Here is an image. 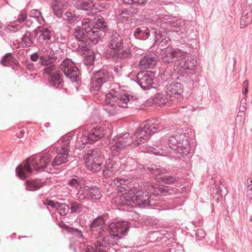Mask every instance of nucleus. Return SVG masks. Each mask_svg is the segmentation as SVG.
Segmentation results:
<instances>
[{
    "label": "nucleus",
    "instance_id": "obj_14",
    "mask_svg": "<svg viewBox=\"0 0 252 252\" xmlns=\"http://www.w3.org/2000/svg\"><path fill=\"white\" fill-rule=\"evenodd\" d=\"M154 75L151 71H140L137 76V83L143 89L147 90L152 88L154 83Z\"/></svg>",
    "mask_w": 252,
    "mask_h": 252
},
{
    "label": "nucleus",
    "instance_id": "obj_45",
    "mask_svg": "<svg viewBox=\"0 0 252 252\" xmlns=\"http://www.w3.org/2000/svg\"><path fill=\"white\" fill-rule=\"evenodd\" d=\"M169 98V95L167 96V94L159 93L156 95L155 102L159 104H164L167 102Z\"/></svg>",
    "mask_w": 252,
    "mask_h": 252
},
{
    "label": "nucleus",
    "instance_id": "obj_47",
    "mask_svg": "<svg viewBox=\"0 0 252 252\" xmlns=\"http://www.w3.org/2000/svg\"><path fill=\"white\" fill-rule=\"evenodd\" d=\"M90 194V198H94L97 199L100 198L101 196L99 189L97 188L95 186H92Z\"/></svg>",
    "mask_w": 252,
    "mask_h": 252
},
{
    "label": "nucleus",
    "instance_id": "obj_42",
    "mask_svg": "<svg viewBox=\"0 0 252 252\" xmlns=\"http://www.w3.org/2000/svg\"><path fill=\"white\" fill-rule=\"evenodd\" d=\"M159 182H162L165 184H171L178 181V178L175 176H163L157 178Z\"/></svg>",
    "mask_w": 252,
    "mask_h": 252
},
{
    "label": "nucleus",
    "instance_id": "obj_40",
    "mask_svg": "<svg viewBox=\"0 0 252 252\" xmlns=\"http://www.w3.org/2000/svg\"><path fill=\"white\" fill-rule=\"evenodd\" d=\"M134 35L137 39L145 40L149 36L150 32L149 30L144 31L139 28H137L134 31Z\"/></svg>",
    "mask_w": 252,
    "mask_h": 252
},
{
    "label": "nucleus",
    "instance_id": "obj_6",
    "mask_svg": "<svg viewBox=\"0 0 252 252\" xmlns=\"http://www.w3.org/2000/svg\"><path fill=\"white\" fill-rule=\"evenodd\" d=\"M51 157L49 154L32 158L31 161L27 159L24 165H19L16 168V173L21 179H25L32 174L31 166L37 171L43 170L51 161Z\"/></svg>",
    "mask_w": 252,
    "mask_h": 252
},
{
    "label": "nucleus",
    "instance_id": "obj_39",
    "mask_svg": "<svg viewBox=\"0 0 252 252\" xmlns=\"http://www.w3.org/2000/svg\"><path fill=\"white\" fill-rule=\"evenodd\" d=\"M66 18L65 20L67 21L68 24H74L79 17V15L76 14L75 11L71 10L67 11L64 14Z\"/></svg>",
    "mask_w": 252,
    "mask_h": 252
},
{
    "label": "nucleus",
    "instance_id": "obj_35",
    "mask_svg": "<svg viewBox=\"0 0 252 252\" xmlns=\"http://www.w3.org/2000/svg\"><path fill=\"white\" fill-rule=\"evenodd\" d=\"M43 182L40 180H29L26 182V189L33 191L39 189L43 186Z\"/></svg>",
    "mask_w": 252,
    "mask_h": 252
},
{
    "label": "nucleus",
    "instance_id": "obj_44",
    "mask_svg": "<svg viewBox=\"0 0 252 252\" xmlns=\"http://www.w3.org/2000/svg\"><path fill=\"white\" fill-rule=\"evenodd\" d=\"M70 209L71 213L79 214L82 212L83 209V206L78 202L73 201L70 204Z\"/></svg>",
    "mask_w": 252,
    "mask_h": 252
},
{
    "label": "nucleus",
    "instance_id": "obj_27",
    "mask_svg": "<svg viewBox=\"0 0 252 252\" xmlns=\"http://www.w3.org/2000/svg\"><path fill=\"white\" fill-rule=\"evenodd\" d=\"M0 63L3 66H11L12 69H15L18 62L10 53H7L1 60Z\"/></svg>",
    "mask_w": 252,
    "mask_h": 252
},
{
    "label": "nucleus",
    "instance_id": "obj_51",
    "mask_svg": "<svg viewBox=\"0 0 252 252\" xmlns=\"http://www.w3.org/2000/svg\"><path fill=\"white\" fill-rule=\"evenodd\" d=\"M132 165H133V167H136V166H137V164L136 162L134 159H130L129 160H128L127 161V162H126V169L129 170L130 171L134 170V168H130V166Z\"/></svg>",
    "mask_w": 252,
    "mask_h": 252
},
{
    "label": "nucleus",
    "instance_id": "obj_25",
    "mask_svg": "<svg viewBox=\"0 0 252 252\" xmlns=\"http://www.w3.org/2000/svg\"><path fill=\"white\" fill-rule=\"evenodd\" d=\"M123 39L119 33L115 32L110 37L109 41V47L110 49L115 50L123 47Z\"/></svg>",
    "mask_w": 252,
    "mask_h": 252
},
{
    "label": "nucleus",
    "instance_id": "obj_59",
    "mask_svg": "<svg viewBox=\"0 0 252 252\" xmlns=\"http://www.w3.org/2000/svg\"><path fill=\"white\" fill-rule=\"evenodd\" d=\"M162 78L163 80L167 81L171 78V73H169L168 70L166 69V70L162 74Z\"/></svg>",
    "mask_w": 252,
    "mask_h": 252
},
{
    "label": "nucleus",
    "instance_id": "obj_28",
    "mask_svg": "<svg viewBox=\"0 0 252 252\" xmlns=\"http://www.w3.org/2000/svg\"><path fill=\"white\" fill-rule=\"evenodd\" d=\"M162 32L161 31H158L157 30L153 32L155 36V43L157 45H160L161 46L163 47L168 44L171 40L169 37L164 36L162 35Z\"/></svg>",
    "mask_w": 252,
    "mask_h": 252
},
{
    "label": "nucleus",
    "instance_id": "obj_17",
    "mask_svg": "<svg viewBox=\"0 0 252 252\" xmlns=\"http://www.w3.org/2000/svg\"><path fill=\"white\" fill-rule=\"evenodd\" d=\"M186 55V54L183 57L180 58L179 60H177L176 64L179 65L180 70L182 69L187 73H191L196 68L197 61L194 59H187L185 58Z\"/></svg>",
    "mask_w": 252,
    "mask_h": 252
},
{
    "label": "nucleus",
    "instance_id": "obj_38",
    "mask_svg": "<svg viewBox=\"0 0 252 252\" xmlns=\"http://www.w3.org/2000/svg\"><path fill=\"white\" fill-rule=\"evenodd\" d=\"M68 156L64 155H57L51 162V165L53 167H55L66 163L68 161Z\"/></svg>",
    "mask_w": 252,
    "mask_h": 252
},
{
    "label": "nucleus",
    "instance_id": "obj_49",
    "mask_svg": "<svg viewBox=\"0 0 252 252\" xmlns=\"http://www.w3.org/2000/svg\"><path fill=\"white\" fill-rule=\"evenodd\" d=\"M30 16L35 18L40 23L43 20L41 12L37 9H33L31 11Z\"/></svg>",
    "mask_w": 252,
    "mask_h": 252
},
{
    "label": "nucleus",
    "instance_id": "obj_7",
    "mask_svg": "<svg viewBox=\"0 0 252 252\" xmlns=\"http://www.w3.org/2000/svg\"><path fill=\"white\" fill-rule=\"evenodd\" d=\"M84 159L87 168L93 172H96L101 169L104 156L103 151L97 148L85 153Z\"/></svg>",
    "mask_w": 252,
    "mask_h": 252
},
{
    "label": "nucleus",
    "instance_id": "obj_9",
    "mask_svg": "<svg viewBox=\"0 0 252 252\" xmlns=\"http://www.w3.org/2000/svg\"><path fill=\"white\" fill-rule=\"evenodd\" d=\"M163 128V126L161 124L153 123L152 121L147 122L142 128L136 131L134 145L138 146L144 143L152 134L162 130Z\"/></svg>",
    "mask_w": 252,
    "mask_h": 252
},
{
    "label": "nucleus",
    "instance_id": "obj_34",
    "mask_svg": "<svg viewBox=\"0 0 252 252\" xmlns=\"http://www.w3.org/2000/svg\"><path fill=\"white\" fill-rule=\"evenodd\" d=\"M39 34H40V36H42V39L44 40H50L52 35L49 30L43 27H38L34 30V36H37Z\"/></svg>",
    "mask_w": 252,
    "mask_h": 252
},
{
    "label": "nucleus",
    "instance_id": "obj_56",
    "mask_svg": "<svg viewBox=\"0 0 252 252\" xmlns=\"http://www.w3.org/2000/svg\"><path fill=\"white\" fill-rule=\"evenodd\" d=\"M249 82L248 80L244 81L243 84V91L242 93L244 95H246L248 92Z\"/></svg>",
    "mask_w": 252,
    "mask_h": 252
},
{
    "label": "nucleus",
    "instance_id": "obj_1",
    "mask_svg": "<svg viewBox=\"0 0 252 252\" xmlns=\"http://www.w3.org/2000/svg\"><path fill=\"white\" fill-rule=\"evenodd\" d=\"M113 184L117 188L123 189L125 192L122 195L118 194L116 197V201L120 205L138 206L146 207L148 206H156V195H166L169 192L168 186H159L152 183H145L141 186L136 182H129L128 180L122 178H116L113 180Z\"/></svg>",
    "mask_w": 252,
    "mask_h": 252
},
{
    "label": "nucleus",
    "instance_id": "obj_20",
    "mask_svg": "<svg viewBox=\"0 0 252 252\" xmlns=\"http://www.w3.org/2000/svg\"><path fill=\"white\" fill-rule=\"evenodd\" d=\"M68 5L66 0H54L52 8L54 15L58 18L62 17L64 10L67 8Z\"/></svg>",
    "mask_w": 252,
    "mask_h": 252
},
{
    "label": "nucleus",
    "instance_id": "obj_23",
    "mask_svg": "<svg viewBox=\"0 0 252 252\" xmlns=\"http://www.w3.org/2000/svg\"><path fill=\"white\" fill-rule=\"evenodd\" d=\"M75 6L79 9L85 11H91L95 6L94 0H75Z\"/></svg>",
    "mask_w": 252,
    "mask_h": 252
},
{
    "label": "nucleus",
    "instance_id": "obj_55",
    "mask_svg": "<svg viewBox=\"0 0 252 252\" xmlns=\"http://www.w3.org/2000/svg\"><path fill=\"white\" fill-rule=\"evenodd\" d=\"M113 171L110 169H106L104 167L103 174L105 178H109L113 174Z\"/></svg>",
    "mask_w": 252,
    "mask_h": 252
},
{
    "label": "nucleus",
    "instance_id": "obj_3",
    "mask_svg": "<svg viewBox=\"0 0 252 252\" xmlns=\"http://www.w3.org/2000/svg\"><path fill=\"white\" fill-rule=\"evenodd\" d=\"M167 144L168 147L156 145V148H150L149 151L157 155H165L166 153L171 152L169 150L170 149L174 153L179 154L178 157L179 158L187 156L190 150L189 141L186 136L179 132L169 138Z\"/></svg>",
    "mask_w": 252,
    "mask_h": 252
},
{
    "label": "nucleus",
    "instance_id": "obj_11",
    "mask_svg": "<svg viewBox=\"0 0 252 252\" xmlns=\"http://www.w3.org/2000/svg\"><path fill=\"white\" fill-rule=\"evenodd\" d=\"M110 77L109 73L105 69L94 72L91 81V92L99 91L102 85L109 81Z\"/></svg>",
    "mask_w": 252,
    "mask_h": 252
},
{
    "label": "nucleus",
    "instance_id": "obj_64",
    "mask_svg": "<svg viewBox=\"0 0 252 252\" xmlns=\"http://www.w3.org/2000/svg\"><path fill=\"white\" fill-rule=\"evenodd\" d=\"M87 14L89 15H92V16L94 15V13L93 12H92L87 13Z\"/></svg>",
    "mask_w": 252,
    "mask_h": 252
},
{
    "label": "nucleus",
    "instance_id": "obj_8",
    "mask_svg": "<svg viewBox=\"0 0 252 252\" xmlns=\"http://www.w3.org/2000/svg\"><path fill=\"white\" fill-rule=\"evenodd\" d=\"M104 220L101 217H98L92 223L91 231L92 232L91 237L96 239L94 242V248L91 246L87 247L86 252H95V245H100L102 242V238L105 234H107V227L103 226Z\"/></svg>",
    "mask_w": 252,
    "mask_h": 252
},
{
    "label": "nucleus",
    "instance_id": "obj_58",
    "mask_svg": "<svg viewBox=\"0 0 252 252\" xmlns=\"http://www.w3.org/2000/svg\"><path fill=\"white\" fill-rule=\"evenodd\" d=\"M27 18V13L25 11H22L19 15L17 21L19 23H22L25 21Z\"/></svg>",
    "mask_w": 252,
    "mask_h": 252
},
{
    "label": "nucleus",
    "instance_id": "obj_46",
    "mask_svg": "<svg viewBox=\"0 0 252 252\" xmlns=\"http://www.w3.org/2000/svg\"><path fill=\"white\" fill-rule=\"evenodd\" d=\"M69 207L64 203H59L56 209L61 216H65L68 212Z\"/></svg>",
    "mask_w": 252,
    "mask_h": 252
},
{
    "label": "nucleus",
    "instance_id": "obj_26",
    "mask_svg": "<svg viewBox=\"0 0 252 252\" xmlns=\"http://www.w3.org/2000/svg\"><path fill=\"white\" fill-rule=\"evenodd\" d=\"M70 138L69 137L64 138L63 139V143L62 145L55 146L53 152L57 153V155H66L69 157V145Z\"/></svg>",
    "mask_w": 252,
    "mask_h": 252
},
{
    "label": "nucleus",
    "instance_id": "obj_53",
    "mask_svg": "<svg viewBox=\"0 0 252 252\" xmlns=\"http://www.w3.org/2000/svg\"><path fill=\"white\" fill-rule=\"evenodd\" d=\"M94 56H92V55H90V56L86 57L84 59V63L86 65L93 64L94 63Z\"/></svg>",
    "mask_w": 252,
    "mask_h": 252
},
{
    "label": "nucleus",
    "instance_id": "obj_12",
    "mask_svg": "<svg viewBox=\"0 0 252 252\" xmlns=\"http://www.w3.org/2000/svg\"><path fill=\"white\" fill-rule=\"evenodd\" d=\"M186 53L182 50L168 46L162 49L160 52L162 61L165 63H173L174 61L179 60L180 58L183 57ZM176 63V62H175Z\"/></svg>",
    "mask_w": 252,
    "mask_h": 252
},
{
    "label": "nucleus",
    "instance_id": "obj_19",
    "mask_svg": "<svg viewBox=\"0 0 252 252\" xmlns=\"http://www.w3.org/2000/svg\"><path fill=\"white\" fill-rule=\"evenodd\" d=\"M167 96L169 95V98L177 97L180 99L181 94L183 92V87L181 83L178 82H171L166 85Z\"/></svg>",
    "mask_w": 252,
    "mask_h": 252
},
{
    "label": "nucleus",
    "instance_id": "obj_48",
    "mask_svg": "<svg viewBox=\"0 0 252 252\" xmlns=\"http://www.w3.org/2000/svg\"><path fill=\"white\" fill-rule=\"evenodd\" d=\"M174 18H171V28H172V30H171L170 32H178L180 30V27L182 24L181 22L174 20Z\"/></svg>",
    "mask_w": 252,
    "mask_h": 252
},
{
    "label": "nucleus",
    "instance_id": "obj_43",
    "mask_svg": "<svg viewBox=\"0 0 252 252\" xmlns=\"http://www.w3.org/2000/svg\"><path fill=\"white\" fill-rule=\"evenodd\" d=\"M68 231L72 233L74 236L78 238V240L80 241L81 243L85 242L83 235L81 230L77 228L70 227L68 229Z\"/></svg>",
    "mask_w": 252,
    "mask_h": 252
},
{
    "label": "nucleus",
    "instance_id": "obj_52",
    "mask_svg": "<svg viewBox=\"0 0 252 252\" xmlns=\"http://www.w3.org/2000/svg\"><path fill=\"white\" fill-rule=\"evenodd\" d=\"M44 203L46 205L52 207L53 208H56V209L57 206H58V205L59 204V203L55 202H54V201H53L52 200L46 199L44 201Z\"/></svg>",
    "mask_w": 252,
    "mask_h": 252
},
{
    "label": "nucleus",
    "instance_id": "obj_57",
    "mask_svg": "<svg viewBox=\"0 0 252 252\" xmlns=\"http://www.w3.org/2000/svg\"><path fill=\"white\" fill-rule=\"evenodd\" d=\"M18 27H19L18 24H14L13 25H8L6 27V29L11 32H15L18 30Z\"/></svg>",
    "mask_w": 252,
    "mask_h": 252
},
{
    "label": "nucleus",
    "instance_id": "obj_33",
    "mask_svg": "<svg viewBox=\"0 0 252 252\" xmlns=\"http://www.w3.org/2000/svg\"><path fill=\"white\" fill-rule=\"evenodd\" d=\"M143 168L144 171H147V170L156 176L163 174L166 173V171L164 168L161 167L160 166L155 164L147 165L146 167H143Z\"/></svg>",
    "mask_w": 252,
    "mask_h": 252
},
{
    "label": "nucleus",
    "instance_id": "obj_22",
    "mask_svg": "<svg viewBox=\"0 0 252 252\" xmlns=\"http://www.w3.org/2000/svg\"><path fill=\"white\" fill-rule=\"evenodd\" d=\"M82 27L86 32V36L92 41V43L96 44L98 43V40L94 36H90L88 34L89 30H92L94 28V24L92 18H84L82 21Z\"/></svg>",
    "mask_w": 252,
    "mask_h": 252
},
{
    "label": "nucleus",
    "instance_id": "obj_32",
    "mask_svg": "<svg viewBox=\"0 0 252 252\" xmlns=\"http://www.w3.org/2000/svg\"><path fill=\"white\" fill-rule=\"evenodd\" d=\"M252 21V11L250 9L245 10L242 16L240 25L241 28H243L250 25Z\"/></svg>",
    "mask_w": 252,
    "mask_h": 252
},
{
    "label": "nucleus",
    "instance_id": "obj_18",
    "mask_svg": "<svg viewBox=\"0 0 252 252\" xmlns=\"http://www.w3.org/2000/svg\"><path fill=\"white\" fill-rule=\"evenodd\" d=\"M73 34L75 38L77 41L80 42L81 44H83L85 41V37L86 36V34L85 35L83 31L79 26H78L75 28ZM71 46H72L74 50H76L78 52L85 51L87 49L85 46L79 44L78 43H73Z\"/></svg>",
    "mask_w": 252,
    "mask_h": 252
},
{
    "label": "nucleus",
    "instance_id": "obj_63",
    "mask_svg": "<svg viewBox=\"0 0 252 252\" xmlns=\"http://www.w3.org/2000/svg\"><path fill=\"white\" fill-rule=\"evenodd\" d=\"M130 5L135 4V0H130Z\"/></svg>",
    "mask_w": 252,
    "mask_h": 252
},
{
    "label": "nucleus",
    "instance_id": "obj_16",
    "mask_svg": "<svg viewBox=\"0 0 252 252\" xmlns=\"http://www.w3.org/2000/svg\"><path fill=\"white\" fill-rule=\"evenodd\" d=\"M127 142L124 140V137L120 135H117L109 142L110 149L113 156H117L127 144Z\"/></svg>",
    "mask_w": 252,
    "mask_h": 252
},
{
    "label": "nucleus",
    "instance_id": "obj_13",
    "mask_svg": "<svg viewBox=\"0 0 252 252\" xmlns=\"http://www.w3.org/2000/svg\"><path fill=\"white\" fill-rule=\"evenodd\" d=\"M105 134L103 127L93 128L88 133L83 135L81 138L83 144L93 143L101 139Z\"/></svg>",
    "mask_w": 252,
    "mask_h": 252
},
{
    "label": "nucleus",
    "instance_id": "obj_60",
    "mask_svg": "<svg viewBox=\"0 0 252 252\" xmlns=\"http://www.w3.org/2000/svg\"><path fill=\"white\" fill-rule=\"evenodd\" d=\"M147 0H135V4L141 5L145 4Z\"/></svg>",
    "mask_w": 252,
    "mask_h": 252
},
{
    "label": "nucleus",
    "instance_id": "obj_10",
    "mask_svg": "<svg viewBox=\"0 0 252 252\" xmlns=\"http://www.w3.org/2000/svg\"><path fill=\"white\" fill-rule=\"evenodd\" d=\"M60 68L65 76L72 82H77L79 80L80 72L75 63L70 59L64 60L60 64Z\"/></svg>",
    "mask_w": 252,
    "mask_h": 252
},
{
    "label": "nucleus",
    "instance_id": "obj_24",
    "mask_svg": "<svg viewBox=\"0 0 252 252\" xmlns=\"http://www.w3.org/2000/svg\"><path fill=\"white\" fill-rule=\"evenodd\" d=\"M112 54V58L117 61L128 59L131 56L129 49H124L122 47L114 50Z\"/></svg>",
    "mask_w": 252,
    "mask_h": 252
},
{
    "label": "nucleus",
    "instance_id": "obj_2",
    "mask_svg": "<svg viewBox=\"0 0 252 252\" xmlns=\"http://www.w3.org/2000/svg\"><path fill=\"white\" fill-rule=\"evenodd\" d=\"M104 110L110 115L113 116L118 112L117 106L126 108L136 99L135 95H130L121 89L118 84L111 86L109 92L105 95Z\"/></svg>",
    "mask_w": 252,
    "mask_h": 252
},
{
    "label": "nucleus",
    "instance_id": "obj_5",
    "mask_svg": "<svg viewBox=\"0 0 252 252\" xmlns=\"http://www.w3.org/2000/svg\"><path fill=\"white\" fill-rule=\"evenodd\" d=\"M63 51L58 43H52L41 49L40 63L46 67L43 73L51 74L57 69L56 64L60 61Z\"/></svg>",
    "mask_w": 252,
    "mask_h": 252
},
{
    "label": "nucleus",
    "instance_id": "obj_62",
    "mask_svg": "<svg viewBox=\"0 0 252 252\" xmlns=\"http://www.w3.org/2000/svg\"><path fill=\"white\" fill-rule=\"evenodd\" d=\"M122 2L126 5H130V0H120Z\"/></svg>",
    "mask_w": 252,
    "mask_h": 252
},
{
    "label": "nucleus",
    "instance_id": "obj_15",
    "mask_svg": "<svg viewBox=\"0 0 252 252\" xmlns=\"http://www.w3.org/2000/svg\"><path fill=\"white\" fill-rule=\"evenodd\" d=\"M92 19L94 28L92 30H89V31L88 32V34L90 36H94V37H96V39L98 40V38L101 34L100 29H103V30H105L106 23L104 19L100 15H96Z\"/></svg>",
    "mask_w": 252,
    "mask_h": 252
},
{
    "label": "nucleus",
    "instance_id": "obj_31",
    "mask_svg": "<svg viewBox=\"0 0 252 252\" xmlns=\"http://www.w3.org/2000/svg\"><path fill=\"white\" fill-rule=\"evenodd\" d=\"M171 17H169L168 16H165L163 17L160 18V19L157 21V25L161 29L170 32L171 30H172V28H171Z\"/></svg>",
    "mask_w": 252,
    "mask_h": 252
},
{
    "label": "nucleus",
    "instance_id": "obj_41",
    "mask_svg": "<svg viewBox=\"0 0 252 252\" xmlns=\"http://www.w3.org/2000/svg\"><path fill=\"white\" fill-rule=\"evenodd\" d=\"M119 163V161H114L113 159L110 158L106 160L104 167L106 169H112L113 171L117 170Z\"/></svg>",
    "mask_w": 252,
    "mask_h": 252
},
{
    "label": "nucleus",
    "instance_id": "obj_54",
    "mask_svg": "<svg viewBox=\"0 0 252 252\" xmlns=\"http://www.w3.org/2000/svg\"><path fill=\"white\" fill-rule=\"evenodd\" d=\"M40 57L41 50L40 51L39 54H38L36 52L32 54L30 56V59L33 62H37L38 60H39V62H40Z\"/></svg>",
    "mask_w": 252,
    "mask_h": 252
},
{
    "label": "nucleus",
    "instance_id": "obj_4",
    "mask_svg": "<svg viewBox=\"0 0 252 252\" xmlns=\"http://www.w3.org/2000/svg\"><path fill=\"white\" fill-rule=\"evenodd\" d=\"M109 233L105 234L100 245H95V252H102L106 251L108 244H117L118 241L126 235L129 228L128 223L126 221H118L110 224Z\"/></svg>",
    "mask_w": 252,
    "mask_h": 252
},
{
    "label": "nucleus",
    "instance_id": "obj_21",
    "mask_svg": "<svg viewBox=\"0 0 252 252\" xmlns=\"http://www.w3.org/2000/svg\"><path fill=\"white\" fill-rule=\"evenodd\" d=\"M156 63V58L153 55L150 54L146 55L141 59L138 66L141 69H147L153 68Z\"/></svg>",
    "mask_w": 252,
    "mask_h": 252
},
{
    "label": "nucleus",
    "instance_id": "obj_36",
    "mask_svg": "<svg viewBox=\"0 0 252 252\" xmlns=\"http://www.w3.org/2000/svg\"><path fill=\"white\" fill-rule=\"evenodd\" d=\"M36 36L34 35V31L32 33L26 32L22 39V43L24 45V47H29L32 46L34 40Z\"/></svg>",
    "mask_w": 252,
    "mask_h": 252
},
{
    "label": "nucleus",
    "instance_id": "obj_29",
    "mask_svg": "<svg viewBox=\"0 0 252 252\" xmlns=\"http://www.w3.org/2000/svg\"><path fill=\"white\" fill-rule=\"evenodd\" d=\"M57 69L53 71L51 74H47L50 76V83L56 88H60L63 86V79L59 73H57Z\"/></svg>",
    "mask_w": 252,
    "mask_h": 252
},
{
    "label": "nucleus",
    "instance_id": "obj_50",
    "mask_svg": "<svg viewBox=\"0 0 252 252\" xmlns=\"http://www.w3.org/2000/svg\"><path fill=\"white\" fill-rule=\"evenodd\" d=\"M248 184L246 191V196L249 199L252 200V180Z\"/></svg>",
    "mask_w": 252,
    "mask_h": 252
},
{
    "label": "nucleus",
    "instance_id": "obj_37",
    "mask_svg": "<svg viewBox=\"0 0 252 252\" xmlns=\"http://www.w3.org/2000/svg\"><path fill=\"white\" fill-rule=\"evenodd\" d=\"M92 187L84 186L78 190L77 197L80 200H83L86 198H90V191Z\"/></svg>",
    "mask_w": 252,
    "mask_h": 252
},
{
    "label": "nucleus",
    "instance_id": "obj_30",
    "mask_svg": "<svg viewBox=\"0 0 252 252\" xmlns=\"http://www.w3.org/2000/svg\"><path fill=\"white\" fill-rule=\"evenodd\" d=\"M82 178L75 176V177L70 179L68 181V185L71 191L78 192L81 187Z\"/></svg>",
    "mask_w": 252,
    "mask_h": 252
},
{
    "label": "nucleus",
    "instance_id": "obj_61",
    "mask_svg": "<svg viewBox=\"0 0 252 252\" xmlns=\"http://www.w3.org/2000/svg\"><path fill=\"white\" fill-rule=\"evenodd\" d=\"M196 235H198V236H199V235H201V237L203 238V237H204L205 236V233H204V232L202 230H201V229H200V230H197V232H196Z\"/></svg>",
    "mask_w": 252,
    "mask_h": 252
}]
</instances>
